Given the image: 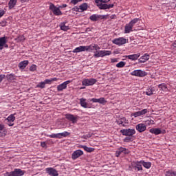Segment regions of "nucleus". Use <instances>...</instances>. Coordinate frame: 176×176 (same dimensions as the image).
<instances>
[{"label":"nucleus","mask_w":176,"mask_h":176,"mask_svg":"<svg viewBox=\"0 0 176 176\" xmlns=\"http://www.w3.org/2000/svg\"><path fill=\"white\" fill-rule=\"evenodd\" d=\"M111 0H95V2L101 10H106V9H112L113 4H107Z\"/></svg>","instance_id":"obj_1"},{"label":"nucleus","mask_w":176,"mask_h":176,"mask_svg":"<svg viewBox=\"0 0 176 176\" xmlns=\"http://www.w3.org/2000/svg\"><path fill=\"white\" fill-rule=\"evenodd\" d=\"M138 21H140V19L135 18L129 23L126 24L124 28V34H130V32H133V27H134V25H135Z\"/></svg>","instance_id":"obj_2"},{"label":"nucleus","mask_w":176,"mask_h":176,"mask_svg":"<svg viewBox=\"0 0 176 176\" xmlns=\"http://www.w3.org/2000/svg\"><path fill=\"white\" fill-rule=\"evenodd\" d=\"M25 174V170H23L20 168H15L11 172H6L4 173V176H23Z\"/></svg>","instance_id":"obj_3"},{"label":"nucleus","mask_w":176,"mask_h":176,"mask_svg":"<svg viewBox=\"0 0 176 176\" xmlns=\"http://www.w3.org/2000/svg\"><path fill=\"white\" fill-rule=\"evenodd\" d=\"M50 10H51L54 16H63V12L59 7L55 6L53 3H50Z\"/></svg>","instance_id":"obj_4"},{"label":"nucleus","mask_w":176,"mask_h":176,"mask_svg":"<svg viewBox=\"0 0 176 176\" xmlns=\"http://www.w3.org/2000/svg\"><path fill=\"white\" fill-rule=\"evenodd\" d=\"M112 54V52L109 50H99L96 51L94 54V57L95 58H98V57H105V56H111Z\"/></svg>","instance_id":"obj_5"},{"label":"nucleus","mask_w":176,"mask_h":176,"mask_svg":"<svg viewBox=\"0 0 176 176\" xmlns=\"http://www.w3.org/2000/svg\"><path fill=\"white\" fill-rule=\"evenodd\" d=\"M131 166L135 170V171H142L144 169L142 168V160L140 161H133L131 162Z\"/></svg>","instance_id":"obj_6"},{"label":"nucleus","mask_w":176,"mask_h":176,"mask_svg":"<svg viewBox=\"0 0 176 176\" xmlns=\"http://www.w3.org/2000/svg\"><path fill=\"white\" fill-rule=\"evenodd\" d=\"M68 135H71V133L67 131H64L63 133H52L51 135H47V137H50V138H59L61 139L63 137H68Z\"/></svg>","instance_id":"obj_7"},{"label":"nucleus","mask_w":176,"mask_h":176,"mask_svg":"<svg viewBox=\"0 0 176 176\" xmlns=\"http://www.w3.org/2000/svg\"><path fill=\"white\" fill-rule=\"evenodd\" d=\"M112 43L117 45L118 46H123V45H126V43H127V39L124 37H119L114 38L112 41Z\"/></svg>","instance_id":"obj_8"},{"label":"nucleus","mask_w":176,"mask_h":176,"mask_svg":"<svg viewBox=\"0 0 176 176\" xmlns=\"http://www.w3.org/2000/svg\"><path fill=\"white\" fill-rule=\"evenodd\" d=\"M131 75H132V76H138V78H144V76H146V75H148V73L144 70L138 69L132 72Z\"/></svg>","instance_id":"obj_9"},{"label":"nucleus","mask_w":176,"mask_h":176,"mask_svg":"<svg viewBox=\"0 0 176 176\" xmlns=\"http://www.w3.org/2000/svg\"><path fill=\"white\" fill-rule=\"evenodd\" d=\"M96 83H97L96 78H85L82 81V86H93V85H96Z\"/></svg>","instance_id":"obj_10"},{"label":"nucleus","mask_w":176,"mask_h":176,"mask_svg":"<svg viewBox=\"0 0 176 176\" xmlns=\"http://www.w3.org/2000/svg\"><path fill=\"white\" fill-rule=\"evenodd\" d=\"M120 133L122 135L133 137L134 134H135V129H122L120 130Z\"/></svg>","instance_id":"obj_11"},{"label":"nucleus","mask_w":176,"mask_h":176,"mask_svg":"<svg viewBox=\"0 0 176 176\" xmlns=\"http://www.w3.org/2000/svg\"><path fill=\"white\" fill-rule=\"evenodd\" d=\"M65 118L67 120H69V122H72L73 124H75V123H78V120L79 119V116H74V114L67 113L65 114Z\"/></svg>","instance_id":"obj_12"},{"label":"nucleus","mask_w":176,"mask_h":176,"mask_svg":"<svg viewBox=\"0 0 176 176\" xmlns=\"http://www.w3.org/2000/svg\"><path fill=\"white\" fill-rule=\"evenodd\" d=\"M116 122L120 127H126L127 124H129V121H127V119H126L124 117L120 118L116 121Z\"/></svg>","instance_id":"obj_13"},{"label":"nucleus","mask_w":176,"mask_h":176,"mask_svg":"<svg viewBox=\"0 0 176 176\" xmlns=\"http://www.w3.org/2000/svg\"><path fill=\"white\" fill-rule=\"evenodd\" d=\"M6 120H7L8 126L12 127V126H14L13 122L16 120V117H14V114H11L6 119Z\"/></svg>","instance_id":"obj_14"},{"label":"nucleus","mask_w":176,"mask_h":176,"mask_svg":"<svg viewBox=\"0 0 176 176\" xmlns=\"http://www.w3.org/2000/svg\"><path fill=\"white\" fill-rule=\"evenodd\" d=\"M71 83V80H67L63 82L62 84L57 86L58 91H63V90H65L67 89V86Z\"/></svg>","instance_id":"obj_15"},{"label":"nucleus","mask_w":176,"mask_h":176,"mask_svg":"<svg viewBox=\"0 0 176 176\" xmlns=\"http://www.w3.org/2000/svg\"><path fill=\"white\" fill-rule=\"evenodd\" d=\"M122 153H124L125 155H128L129 151H127V148L120 147L118 148V150L116 151V157H119Z\"/></svg>","instance_id":"obj_16"},{"label":"nucleus","mask_w":176,"mask_h":176,"mask_svg":"<svg viewBox=\"0 0 176 176\" xmlns=\"http://www.w3.org/2000/svg\"><path fill=\"white\" fill-rule=\"evenodd\" d=\"M86 52H93V50H100V46L97 44L90 45L85 46Z\"/></svg>","instance_id":"obj_17"},{"label":"nucleus","mask_w":176,"mask_h":176,"mask_svg":"<svg viewBox=\"0 0 176 176\" xmlns=\"http://www.w3.org/2000/svg\"><path fill=\"white\" fill-rule=\"evenodd\" d=\"M83 155V151L76 150L72 154V160H76L78 157H80Z\"/></svg>","instance_id":"obj_18"},{"label":"nucleus","mask_w":176,"mask_h":176,"mask_svg":"<svg viewBox=\"0 0 176 176\" xmlns=\"http://www.w3.org/2000/svg\"><path fill=\"white\" fill-rule=\"evenodd\" d=\"M45 171L50 176H58V172L54 168H47Z\"/></svg>","instance_id":"obj_19"},{"label":"nucleus","mask_w":176,"mask_h":176,"mask_svg":"<svg viewBox=\"0 0 176 176\" xmlns=\"http://www.w3.org/2000/svg\"><path fill=\"white\" fill-rule=\"evenodd\" d=\"M135 129L139 133H144L146 130V125L144 123H140L136 125Z\"/></svg>","instance_id":"obj_20"},{"label":"nucleus","mask_w":176,"mask_h":176,"mask_svg":"<svg viewBox=\"0 0 176 176\" xmlns=\"http://www.w3.org/2000/svg\"><path fill=\"white\" fill-rule=\"evenodd\" d=\"M141 56V54L138 53L132 55H126L125 57L126 58H128V60H131L132 61H135V60H138L140 58V56Z\"/></svg>","instance_id":"obj_21"},{"label":"nucleus","mask_w":176,"mask_h":176,"mask_svg":"<svg viewBox=\"0 0 176 176\" xmlns=\"http://www.w3.org/2000/svg\"><path fill=\"white\" fill-rule=\"evenodd\" d=\"M82 52H86V46L80 45L72 51L73 53H80Z\"/></svg>","instance_id":"obj_22"},{"label":"nucleus","mask_w":176,"mask_h":176,"mask_svg":"<svg viewBox=\"0 0 176 176\" xmlns=\"http://www.w3.org/2000/svg\"><path fill=\"white\" fill-rule=\"evenodd\" d=\"M91 102H98L99 104H105L107 100H105V98H100L99 99L97 98H91L90 99Z\"/></svg>","instance_id":"obj_23"},{"label":"nucleus","mask_w":176,"mask_h":176,"mask_svg":"<svg viewBox=\"0 0 176 176\" xmlns=\"http://www.w3.org/2000/svg\"><path fill=\"white\" fill-rule=\"evenodd\" d=\"M100 19H102V16L97 14H94L89 16V20H91V21H98Z\"/></svg>","instance_id":"obj_24"},{"label":"nucleus","mask_w":176,"mask_h":176,"mask_svg":"<svg viewBox=\"0 0 176 176\" xmlns=\"http://www.w3.org/2000/svg\"><path fill=\"white\" fill-rule=\"evenodd\" d=\"M5 43H8V38L6 36L0 38V50L3 49V45Z\"/></svg>","instance_id":"obj_25"},{"label":"nucleus","mask_w":176,"mask_h":176,"mask_svg":"<svg viewBox=\"0 0 176 176\" xmlns=\"http://www.w3.org/2000/svg\"><path fill=\"white\" fill-rule=\"evenodd\" d=\"M149 132L151 133V134H155V135L162 134V130L159 128H152L149 130Z\"/></svg>","instance_id":"obj_26"},{"label":"nucleus","mask_w":176,"mask_h":176,"mask_svg":"<svg viewBox=\"0 0 176 176\" xmlns=\"http://www.w3.org/2000/svg\"><path fill=\"white\" fill-rule=\"evenodd\" d=\"M155 93H156V89L154 87H150L146 91V96H152L153 94H155Z\"/></svg>","instance_id":"obj_27"},{"label":"nucleus","mask_w":176,"mask_h":176,"mask_svg":"<svg viewBox=\"0 0 176 176\" xmlns=\"http://www.w3.org/2000/svg\"><path fill=\"white\" fill-rule=\"evenodd\" d=\"M148 60H149V54H145L144 56H141L139 58V62L140 63H146V61H148Z\"/></svg>","instance_id":"obj_28"},{"label":"nucleus","mask_w":176,"mask_h":176,"mask_svg":"<svg viewBox=\"0 0 176 176\" xmlns=\"http://www.w3.org/2000/svg\"><path fill=\"white\" fill-rule=\"evenodd\" d=\"M80 8V13H82L86 10H87V8H89V5L87 3H83L81 5L79 6Z\"/></svg>","instance_id":"obj_29"},{"label":"nucleus","mask_w":176,"mask_h":176,"mask_svg":"<svg viewBox=\"0 0 176 176\" xmlns=\"http://www.w3.org/2000/svg\"><path fill=\"white\" fill-rule=\"evenodd\" d=\"M29 63L30 62L28 60H23L19 63V67L20 68V69H25V67H27Z\"/></svg>","instance_id":"obj_30"},{"label":"nucleus","mask_w":176,"mask_h":176,"mask_svg":"<svg viewBox=\"0 0 176 176\" xmlns=\"http://www.w3.org/2000/svg\"><path fill=\"white\" fill-rule=\"evenodd\" d=\"M67 22H62L60 25L59 27L62 31H68L69 30V26L66 25Z\"/></svg>","instance_id":"obj_31"},{"label":"nucleus","mask_w":176,"mask_h":176,"mask_svg":"<svg viewBox=\"0 0 176 176\" xmlns=\"http://www.w3.org/2000/svg\"><path fill=\"white\" fill-rule=\"evenodd\" d=\"M142 166H143V167H144V168H147V170H149V168H151V167H152V163L149 162H145L144 160H142Z\"/></svg>","instance_id":"obj_32"},{"label":"nucleus","mask_w":176,"mask_h":176,"mask_svg":"<svg viewBox=\"0 0 176 176\" xmlns=\"http://www.w3.org/2000/svg\"><path fill=\"white\" fill-rule=\"evenodd\" d=\"M6 78L9 82H12V80H16V75L13 74L6 75Z\"/></svg>","instance_id":"obj_33"},{"label":"nucleus","mask_w":176,"mask_h":176,"mask_svg":"<svg viewBox=\"0 0 176 176\" xmlns=\"http://www.w3.org/2000/svg\"><path fill=\"white\" fill-rule=\"evenodd\" d=\"M16 3H17V0H10L8 3L9 9H13L16 6Z\"/></svg>","instance_id":"obj_34"},{"label":"nucleus","mask_w":176,"mask_h":176,"mask_svg":"<svg viewBox=\"0 0 176 176\" xmlns=\"http://www.w3.org/2000/svg\"><path fill=\"white\" fill-rule=\"evenodd\" d=\"M5 129V125L0 124V137H5L6 135V132L3 131Z\"/></svg>","instance_id":"obj_35"},{"label":"nucleus","mask_w":176,"mask_h":176,"mask_svg":"<svg viewBox=\"0 0 176 176\" xmlns=\"http://www.w3.org/2000/svg\"><path fill=\"white\" fill-rule=\"evenodd\" d=\"M159 89H161L162 91H168V88H167V85L164 83L160 84L158 85Z\"/></svg>","instance_id":"obj_36"},{"label":"nucleus","mask_w":176,"mask_h":176,"mask_svg":"<svg viewBox=\"0 0 176 176\" xmlns=\"http://www.w3.org/2000/svg\"><path fill=\"white\" fill-rule=\"evenodd\" d=\"M80 104L82 108H87V102H86V99L80 98Z\"/></svg>","instance_id":"obj_37"},{"label":"nucleus","mask_w":176,"mask_h":176,"mask_svg":"<svg viewBox=\"0 0 176 176\" xmlns=\"http://www.w3.org/2000/svg\"><path fill=\"white\" fill-rule=\"evenodd\" d=\"M165 176H176V171L173 170H168L165 173Z\"/></svg>","instance_id":"obj_38"},{"label":"nucleus","mask_w":176,"mask_h":176,"mask_svg":"<svg viewBox=\"0 0 176 176\" xmlns=\"http://www.w3.org/2000/svg\"><path fill=\"white\" fill-rule=\"evenodd\" d=\"M82 148H83L84 151H85L86 152H94V148L87 147V146H82Z\"/></svg>","instance_id":"obj_39"},{"label":"nucleus","mask_w":176,"mask_h":176,"mask_svg":"<svg viewBox=\"0 0 176 176\" xmlns=\"http://www.w3.org/2000/svg\"><path fill=\"white\" fill-rule=\"evenodd\" d=\"M124 65H126V62L120 61V63H118L116 65V67H117V68H123V67H124Z\"/></svg>","instance_id":"obj_40"},{"label":"nucleus","mask_w":176,"mask_h":176,"mask_svg":"<svg viewBox=\"0 0 176 176\" xmlns=\"http://www.w3.org/2000/svg\"><path fill=\"white\" fill-rule=\"evenodd\" d=\"M134 140L133 136H126L124 139V142H130Z\"/></svg>","instance_id":"obj_41"},{"label":"nucleus","mask_w":176,"mask_h":176,"mask_svg":"<svg viewBox=\"0 0 176 176\" xmlns=\"http://www.w3.org/2000/svg\"><path fill=\"white\" fill-rule=\"evenodd\" d=\"M36 68H37V66L36 65H32L30 67V71L31 72H35V71H36Z\"/></svg>","instance_id":"obj_42"},{"label":"nucleus","mask_w":176,"mask_h":176,"mask_svg":"<svg viewBox=\"0 0 176 176\" xmlns=\"http://www.w3.org/2000/svg\"><path fill=\"white\" fill-rule=\"evenodd\" d=\"M45 82H41L36 85V87H38L40 89H45Z\"/></svg>","instance_id":"obj_43"},{"label":"nucleus","mask_w":176,"mask_h":176,"mask_svg":"<svg viewBox=\"0 0 176 176\" xmlns=\"http://www.w3.org/2000/svg\"><path fill=\"white\" fill-rule=\"evenodd\" d=\"M139 112H140V116H142V115L148 113V109H144L143 110L140 111Z\"/></svg>","instance_id":"obj_44"},{"label":"nucleus","mask_w":176,"mask_h":176,"mask_svg":"<svg viewBox=\"0 0 176 176\" xmlns=\"http://www.w3.org/2000/svg\"><path fill=\"white\" fill-rule=\"evenodd\" d=\"M82 0H71L70 3H72V5H76L77 3H79V2H82Z\"/></svg>","instance_id":"obj_45"},{"label":"nucleus","mask_w":176,"mask_h":176,"mask_svg":"<svg viewBox=\"0 0 176 176\" xmlns=\"http://www.w3.org/2000/svg\"><path fill=\"white\" fill-rule=\"evenodd\" d=\"M91 133H88L87 135H84L82 136V138H83L84 140H87L88 138H91Z\"/></svg>","instance_id":"obj_46"},{"label":"nucleus","mask_w":176,"mask_h":176,"mask_svg":"<svg viewBox=\"0 0 176 176\" xmlns=\"http://www.w3.org/2000/svg\"><path fill=\"white\" fill-rule=\"evenodd\" d=\"M133 116H134V118H138V116H141V113L140 111L134 112Z\"/></svg>","instance_id":"obj_47"},{"label":"nucleus","mask_w":176,"mask_h":176,"mask_svg":"<svg viewBox=\"0 0 176 176\" xmlns=\"http://www.w3.org/2000/svg\"><path fill=\"white\" fill-rule=\"evenodd\" d=\"M146 122L147 123V124H148V126H151V124H155V121L153 120H149V121H146Z\"/></svg>","instance_id":"obj_48"},{"label":"nucleus","mask_w":176,"mask_h":176,"mask_svg":"<svg viewBox=\"0 0 176 176\" xmlns=\"http://www.w3.org/2000/svg\"><path fill=\"white\" fill-rule=\"evenodd\" d=\"M45 85H49L50 83H52V79H45L44 81Z\"/></svg>","instance_id":"obj_49"},{"label":"nucleus","mask_w":176,"mask_h":176,"mask_svg":"<svg viewBox=\"0 0 176 176\" xmlns=\"http://www.w3.org/2000/svg\"><path fill=\"white\" fill-rule=\"evenodd\" d=\"M6 78V75L5 74H1L0 75V83L1 82H2V80H3V79H5Z\"/></svg>","instance_id":"obj_50"},{"label":"nucleus","mask_w":176,"mask_h":176,"mask_svg":"<svg viewBox=\"0 0 176 176\" xmlns=\"http://www.w3.org/2000/svg\"><path fill=\"white\" fill-rule=\"evenodd\" d=\"M16 39L17 41H25V38H24V36H19Z\"/></svg>","instance_id":"obj_51"},{"label":"nucleus","mask_w":176,"mask_h":176,"mask_svg":"<svg viewBox=\"0 0 176 176\" xmlns=\"http://www.w3.org/2000/svg\"><path fill=\"white\" fill-rule=\"evenodd\" d=\"M67 6H68V5L63 4L62 6H58V8H59V9H63V8H67Z\"/></svg>","instance_id":"obj_52"},{"label":"nucleus","mask_w":176,"mask_h":176,"mask_svg":"<svg viewBox=\"0 0 176 176\" xmlns=\"http://www.w3.org/2000/svg\"><path fill=\"white\" fill-rule=\"evenodd\" d=\"M3 14H5V10H0V19H1V17H2L3 16Z\"/></svg>","instance_id":"obj_53"},{"label":"nucleus","mask_w":176,"mask_h":176,"mask_svg":"<svg viewBox=\"0 0 176 176\" xmlns=\"http://www.w3.org/2000/svg\"><path fill=\"white\" fill-rule=\"evenodd\" d=\"M41 146L42 148H46V142H41Z\"/></svg>","instance_id":"obj_54"},{"label":"nucleus","mask_w":176,"mask_h":176,"mask_svg":"<svg viewBox=\"0 0 176 176\" xmlns=\"http://www.w3.org/2000/svg\"><path fill=\"white\" fill-rule=\"evenodd\" d=\"M76 12H78L79 13H80V7L78 8V7H76L74 8Z\"/></svg>","instance_id":"obj_55"},{"label":"nucleus","mask_w":176,"mask_h":176,"mask_svg":"<svg viewBox=\"0 0 176 176\" xmlns=\"http://www.w3.org/2000/svg\"><path fill=\"white\" fill-rule=\"evenodd\" d=\"M129 171H133V170H134V168L131 166V165L129 166Z\"/></svg>","instance_id":"obj_56"},{"label":"nucleus","mask_w":176,"mask_h":176,"mask_svg":"<svg viewBox=\"0 0 176 176\" xmlns=\"http://www.w3.org/2000/svg\"><path fill=\"white\" fill-rule=\"evenodd\" d=\"M51 82H57V78H51Z\"/></svg>","instance_id":"obj_57"},{"label":"nucleus","mask_w":176,"mask_h":176,"mask_svg":"<svg viewBox=\"0 0 176 176\" xmlns=\"http://www.w3.org/2000/svg\"><path fill=\"white\" fill-rule=\"evenodd\" d=\"M3 47H6V49H8V47H9V45L6 43L3 45Z\"/></svg>","instance_id":"obj_58"},{"label":"nucleus","mask_w":176,"mask_h":176,"mask_svg":"<svg viewBox=\"0 0 176 176\" xmlns=\"http://www.w3.org/2000/svg\"><path fill=\"white\" fill-rule=\"evenodd\" d=\"M1 25H2V27H5L6 25V22H3Z\"/></svg>","instance_id":"obj_59"},{"label":"nucleus","mask_w":176,"mask_h":176,"mask_svg":"<svg viewBox=\"0 0 176 176\" xmlns=\"http://www.w3.org/2000/svg\"><path fill=\"white\" fill-rule=\"evenodd\" d=\"M80 89V90H82V89H86V87H81Z\"/></svg>","instance_id":"obj_60"},{"label":"nucleus","mask_w":176,"mask_h":176,"mask_svg":"<svg viewBox=\"0 0 176 176\" xmlns=\"http://www.w3.org/2000/svg\"><path fill=\"white\" fill-rule=\"evenodd\" d=\"M116 59H112L113 63H116Z\"/></svg>","instance_id":"obj_61"},{"label":"nucleus","mask_w":176,"mask_h":176,"mask_svg":"<svg viewBox=\"0 0 176 176\" xmlns=\"http://www.w3.org/2000/svg\"><path fill=\"white\" fill-rule=\"evenodd\" d=\"M23 2H28V0H23Z\"/></svg>","instance_id":"obj_62"},{"label":"nucleus","mask_w":176,"mask_h":176,"mask_svg":"<svg viewBox=\"0 0 176 176\" xmlns=\"http://www.w3.org/2000/svg\"><path fill=\"white\" fill-rule=\"evenodd\" d=\"M175 45H176V41H175Z\"/></svg>","instance_id":"obj_63"}]
</instances>
